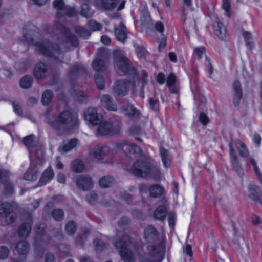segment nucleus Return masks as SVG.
<instances>
[{"label":"nucleus","mask_w":262,"mask_h":262,"mask_svg":"<svg viewBox=\"0 0 262 262\" xmlns=\"http://www.w3.org/2000/svg\"><path fill=\"white\" fill-rule=\"evenodd\" d=\"M95 83L99 90H103L105 86V80L103 76L99 74L95 75Z\"/></svg>","instance_id":"nucleus-45"},{"label":"nucleus","mask_w":262,"mask_h":262,"mask_svg":"<svg viewBox=\"0 0 262 262\" xmlns=\"http://www.w3.org/2000/svg\"><path fill=\"white\" fill-rule=\"evenodd\" d=\"M54 175L52 168L49 167L42 174L38 183V186H42L51 181Z\"/></svg>","instance_id":"nucleus-20"},{"label":"nucleus","mask_w":262,"mask_h":262,"mask_svg":"<svg viewBox=\"0 0 262 262\" xmlns=\"http://www.w3.org/2000/svg\"><path fill=\"white\" fill-rule=\"evenodd\" d=\"M13 204L4 202L0 204V218L4 219L6 225H10L16 220V215L12 213Z\"/></svg>","instance_id":"nucleus-8"},{"label":"nucleus","mask_w":262,"mask_h":262,"mask_svg":"<svg viewBox=\"0 0 262 262\" xmlns=\"http://www.w3.org/2000/svg\"><path fill=\"white\" fill-rule=\"evenodd\" d=\"M79 123L77 114L70 110H64L57 117L50 120L48 124L55 130L59 131L64 127H74Z\"/></svg>","instance_id":"nucleus-4"},{"label":"nucleus","mask_w":262,"mask_h":262,"mask_svg":"<svg viewBox=\"0 0 262 262\" xmlns=\"http://www.w3.org/2000/svg\"><path fill=\"white\" fill-rule=\"evenodd\" d=\"M25 30L24 38L29 45L34 43L36 52L45 56L53 58L56 62H58L59 55L60 54L58 45H52L51 42L46 39L38 40L37 38L39 35L38 29L34 25H29Z\"/></svg>","instance_id":"nucleus-2"},{"label":"nucleus","mask_w":262,"mask_h":262,"mask_svg":"<svg viewBox=\"0 0 262 262\" xmlns=\"http://www.w3.org/2000/svg\"><path fill=\"white\" fill-rule=\"evenodd\" d=\"M167 211L165 205L159 206L155 211L154 217L159 221H164L165 219Z\"/></svg>","instance_id":"nucleus-30"},{"label":"nucleus","mask_w":262,"mask_h":262,"mask_svg":"<svg viewBox=\"0 0 262 262\" xmlns=\"http://www.w3.org/2000/svg\"><path fill=\"white\" fill-rule=\"evenodd\" d=\"M243 36L245 38L246 45L249 48H251L252 46V42L251 41L252 40V35L251 34L247 31H244L243 33Z\"/></svg>","instance_id":"nucleus-53"},{"label":"nucleus","mask_w":262,"mask_h":262,"mask_svg":"<svg viewBox=\"0 0 262 262\" xmlns=\"http://www.w3.org/2000/svg\"><path fill=\"white\" fill-rule=\"evenodd\" d=\"M76 224L75 222L70 221L65 226V231L69 235L73 234L76 231Z\"/></svg>","instance_id":"nucleus-42"},{"label":"nucleus","mask_w":262,"mask_h":262,"mask_svg":"<svg viewBox=\"0 0 262 262\" xmlns=\"http://www.w3.org/2000/svg\"><path fill=\"white\" fill-rule=\"evenodd\" d=\"M31 231V225L29 223L22 224L18 229V234L20 237H28Z\"/></svg>","instance_id":"nucleus-28"},{"label":"nucleus","mask_w":262,"mask_h":262,"mask_svg":"<svg viewBox=\"0 0 262 262\" xmlns=\"http://www.w3.org/2000/svg\"><path fill=\"white\" fill-rule=\"evenodd\" d=\"M99 183L101 187L108 188L114 184V179L110 176H105L100 179Z\"/></svg>","instance_id":"nucleus-35"},{"label":"nucleus","mask_w":262,"mask_h":262,"mask_svg":"<svg viewBox=\"0 0 262 262\" xmlns=\"http://www.w3.org/2000/svg\"><path fill=\"white\" fill-rule=\"evenodd\" d=\"M53 97V93L50 90H46L42 95L41 102L43 105H48L52 100Z\"/></svg>","instance_id":"nucleus-38"},{"label":"nucleus","mask_w":262,"mask_h":262,"mask_svg":"<svg viewBox=\"0 0 262 262\" xmlns=\"http://www.w3.org/2000/svg\"><path fill=\"white\" fill-rule=\"evenodd\" d=\"M37 161V165H35L33 167H31L24 175V179L28 181H35L37 178L38 172V165H41Z\"/></svg>","instance_id":"nucleus-21"},{"label":"nucleus","mask_w":262,"mask_h":262,"mask_svg":"<svg viewBox=\"0 0 262 262\" xmlns=\"http://www.w3.org/2000/svg\"><path fill=\"white\" fill-rule=\"evenodd\" d=\"M52 27L53 28V33L60 32L61 36L66 39L67 43L74 46H78V40L76 36L69 32L68 29L63 25L56 21Z\"/></svg>","instance_id":"nucleus-7"},{"label":"nucleus","mask_w":262,"mask_h":262,"mask_svg":"<svg viewBox=\"0 0 262 262\" xmlns=\"http://www.w3.org/2000/svg\"><path fill=\"white\" fill-rule=\"evenodd\" d=\"M10 250L8 248L5 246L0 247V259H5L9 255Z\"/></svg>","instance_id":"nucleus-52"},{"label":"nucleus","mask_w":262,"mask_h":262,"mask_svg":"<svg viewBox=\"0 0 262 262\" xmlns=\"http://www.w3.org/2000/svg\"><path fill=\"white\" fill-rule=\"evenodd\" d=\"M176 219V214L170 212L168 214V221L169 223V226L171 228L174 227L175 225V221Z\"/></svg>","instance_id":"nucleus-60"},{"label":"nucleus","mask_w":262,"mask_h":262,"mask_svg":"<svg viewBox=\"0 0 262 262\" xmlns=\"http://www.w3.org/2000/svg\"><path fill=\"white\" fill-rule=\"evenodd\" d=\"M9 173L6 170H0V179L2 183H5L8 182Z\"/></svg>","instance_id":"nucleus-59"},{"label":"nucleus","mask_w":262,"mask_h":262,"mask_svg":"<svg viewBox=\"0 0 262 262\" xmlns=\"http://www.w3.org/2000/svg\"><path fill=\"white\" fill-rule=\"evenodd\" d=\"M77 98L78 101L80 103H84L88 99V95L85 92L79 91L77 94Z\"/></svg>","instance_id":"nucleus-55"},{"label":"nucleus","mask_w":262,"mask_h":262,"mask_svg":"<svg viewBox=\"0 0 262 262\" xmlns=\"http://www.w3.org/2000/svg\"><path fill=\"white\" fill-rule=\"evenodd\" d=\"M15 249L19 255L26 257L30 251V245L26 241H21L16 244Z\"/></svg>","instance_id":"nucleus-24"},{"label":"nucleus","mask_w":262,"mask_h":262,"mask_svg":"<svg viewBox=\"0 0 262 262\" xmlns=\"http://www.w3.org/2000/svg\"><path fill=\"white\" fill-rule=\"evenodd\" d=\"M124 143L125 145H127L129 147L128 149L130 152L141 154L142 151L141 149L138 146L136 145L134 143H129L128 142H125Z\"/></svg>","instance_id":"nucleus-47"},{"label":"nucleus","mask_w":262,"mask_h":262,"mask_svg":"<svg viewBox=\"0 0 262 262\" xmlns=\"http://www.w3.org/2000/svg\"><path fill=\"white\" fill-rule=\"evenodd\" d=\"M233 88L234 92L233 103L235 106H238L243 95L241 85L238 81H235L233 82Z\"/></svg>","instance_id":"nucleus-17"},{"label":"nucleus","mask_w":262,"mask_h":262,"mask_svg":"<svg viewBox=\"0 0 262 262\" xmlns=\"http://www.w3.org/2000/svg\"><path fill=\"white\" fill-rule=\"evenodd\" d=\"M47 72V67L42 62H39L36 64L34 69V75L37 79L44 78Z\"/></svg>","instance_id":"nucleus-22"},{"label":"nucleus","mask_w":262,"mask_h":262,"mask_svg":"<svg viewBox=\"0 0 262 262\" xmlns=\"http://www.w3.org/2000/svg\"><path fill=\"white\" fill-rule=\"evenodd\" d=\"M120 130V125H113L108 122H103L100 123L97 129V135L100 136L113 135L118 134Z\"/></svg>","instance_id":"nucleus-11"},{"label":"nucleus","mask_w":262,"mask_h":262,"mask_svg":"<svg viewBox=\"0 0 262 262\" xmlns=\"http://www.w3.org/2000/svg\"><path fill=\"white\" fill-rule=\"evenodd\" d=\"M85 119L93 125L99 124L102 120V116L97 112L95 108H89L84 113Z\"/></svg>","instance_id":"nucleus-13"},{"label":"nucleus","mask_w":262,"mask_h":262,"mask_svg":"<svg viewBox=\"0 0 262 262\" xmlns=\"http://www.w3.org/2000/svg\"><path fill=\"white\" fill-rule=\"evenodd\" d=\"M130 244L128 235H124L114 243L120 256L125 262H130L134 256H137L140 262H161L165 253L164 240L161 237L157 245H149L144 252L142 246L136 248L134 252L128 247Z\"/></svg>","instance_id":"nucleus-1"},{"label":"nucleus","mask_w":262,"mask_h":262,"mask_svg":"<svg viewBox=\"0 0 262 262\" xmlns=\"http://www.w3.org/2000/svg\"><path fill=\"white\" fill-rule=\"evenodd\" d=\"M115 67L119 75L126 74L135 76L136 71L129 60L119 51L115 52Z\"/></svg>","instance_id":"nucleus-6"},{"label":"nucleus","mask_w":262,"mask_h":262,"mask_svg":"<svg viewBox=\"0 0 262 262\" xmlns=\"http://www.w3.org/2000/svg\"><path fill=\"white\" fill-rule=\"evenodd\" d=\"M131 81L128 80H120L116 81L113 88L114 94L119 96H124L128 93Z\"/></svg>","instance_id":"nucleus-12"},{"label":"nucleus","mask_w":262,"mask_h":262,"mask_svg":"<svg viewBox=\"0 0 262 262\" xmlns=\"http://www.w3.org/2000/svg\"><path fill=\"white\" fill-rule=\"evenodd\" d=\"M123 109L126 116L134 118H139L140 117V112L132 104H127L124 105Z\"/></svg>","instance_id":"nucleus-25"},{"label":"nucleus","mask_w":262,"mask_h":262,"mask_svg":"<svg viewBox=\"0 0 262 262\" xmlns=\"http://www.w3.org/2000/svg\"><path fill=\"white\" fill-rule=\"evenodd\" d=\"M77 143V140L76 139H72L63 146L59 147L58 149L59 151L61 154L66 153L75 147Z\"/></svg>","instance_id":"nucleus-33"},{"label":"nucleus","mask_w":262,"mask_h":262,"mask_svg":"<svg viewBox=\"0 0 262 262\" xmlns=\"http://www.w3.org/2000/svg\"><path fill=\"white\" fill-rule=\"evenodd\" d=\"M176 76L173 73H170L166 81L167 86L171 93L176 94L178 92V89L176 86Z\"/></svg>","instance_id":"nucleus-27"},{"label":"nucleus","mask_w":262,"mask_h":262,"mask_svg":"<svg viewBox=\"0 0 262 262\" xmlns=\"http://www.w3.org/2000/svg\"><path fill=\"white\" fill-rule=\"evenodd\" d=\"M71 170L75 173H81L84 168L83 162L79 159L74 160L70 165Z\"/></svg>","instance_id":"nucleus-32"},{"label":"nucleus","mask_w":262,"mask_h":262,"mask_svg":"<svg viewBox=\"0 0 262 262\" xmlns=\"http://www.w3.org/2000/svg\"><path fill=\"white\" fill-rule=\"evenodd\" d=\"M199 120L201 123L204 125H207L209 121L207 116L203 112H202L200 114L199 116Z\"/></svg>","instance_id":"nucleus-64"},{"label":"nucleus","mask_w":262,"mask_h":262,"mask_svg":"<svg viewBox=\"0 0 262 262\" xmlns=\"http://www.w3.org/2000/svg\"><path fill=\"white\" fill-rule=\"evenodd\" d=\"M98 199V195L94 192H91L86 195V200L90 204H93Z\"/></svg>","instance_id":"nucleus-62"},{"label":"nucleus","mask_w":262,"mask_h":262,"mask_svg":"<svg viewBox=\"0 0 262 262\" xmlns=\"http://www.w3.org/2000/svg\"><path fill=\"white\" fill-rule=\"evenodd\" d=\"M129 219L127 217H121L118 222V230H125L126 229L129 224Z\"/></svg>","instance_id":"nucleus-44"},{"label":"nucleus","mask_w":262,"mask_h":262,"mask_svg":"<svg viewBox=\"0 0 262 262\" xmlns=\"http://www.w3.org/2000/svg\"><path fill=\"white\" fill-rule=\"evenodd\" d=\"M150 195L154 198H158L164 193V188L159 185L155 184L149 188Z\"/></svg>","instance_id":"nucleus-34"},{"label":"nucleus","mask_w":262,"mask_h":262,"mask_svg":"<svg viewBox=\"0 0 262 262\" xmlns=\"http://www.w3.org/2000/svg\"><path fill=\"white\" fill-rule=\"evenodd\" d=\"M108 151V149L106 146L98 145L93 149L94 156L98 159L104 158Z\"/></svg>","instance_id":"nucleus-29"},{"label":"nucleus","mask_w":262,"mask_h":262,"mask_svg":"<svg viewBox=\"0 0 262 262\" xmlns=\"http://www.w3.org/2000/svg\"><path fill=\"white\" fill-rule=\"evenodd\" d=\"M133 174L139 177L151 178L156 181L160 180L161 173L158 167L151 162L150 158L142 156L132 166Z\"/></svg>","instance_id":"nucleus-3"},{"label":"nucleus","mask_w":262,"mask_h":262,"mask_svg":"<svg viewBox=\"0 0 262 262\" xmlns=\"http://www.w3.org/2000/svg\"><path fill=\"white\" fill-rule=\"evenodd\" d=\"M160 153L162 158V160L164 166L165 167H168L170 166V162L167 158L168 156V151L163 147H161L160 148Z\"/></svg>","instance_id":"nucleus-43"},{"label":"nucleus","mask_w":262,"mask_h":262,"mask_svg":"<svg viewBox=\"0 0 262 262\" xmlns=\"http://www.w3.org/2000/svg\"><path fill=\"white\" fill-rule=\"evenodd\" d=\"M90 234V231L88 229H83L81 233L76 238V243L79 246H82L84 241H85L88 235Z\"/></svg>","instance_id":"nucleus-41"},{"label":"nucleus","mask_w":262,"mask_h":262,"mask_svg":"<svg viewBox=\"0 0 262 262\" xmlns=\"http://www.w3.org/2000/svg\"><path fill=\"white\" fill-rule=\"evenodd\" d=\"M251 198L254 201L261 203L262 198V190L253 184H250L248 186Z\"/></svg>","instance_id":"nucleus-18"},{"label":"nucleus","mask_w":262,"mask_h":262,"mask_svg":"<svg viewBox=\"0 0 262 262\" xmlns=\"http://www.w3.org/2000/svg\"><path fill=\"white\" fill-rule=\"evenodd\" d=\"M100 100L102 106L106 109L113 111H117V105L114 103L113 98L111 96L104 95L101 98Z\"/></svg>","instance_id":"nucleus-19"},{"label":"nucleus","mask_w":262,"mask_h":262,"mask_svg":"<svg viewBox=\"0 0 262 262\" xmlns=\"http://www.w3.org/2000/svg\"><path fill=\"white\" fill-rule=\"evenodd\" d=\"M230 143H232L233 147L234 146L236 147L238 153L241 157H247L248 156V150L243 142L239 140H236L234 142L231 141Z\"/></svg>","instance_id":"nucleus-26"},{"label":"nucleus","mask_w":262,"mask_h":262,"mask_svg":"<svg viewBox=\"0 0 262 262\" xmlns=\"http://www.w3.org/2000/svg\"><path fill=\"white\" fill-rule=\"evenodd\" d=\"M52 216L56 221H60L63 219L64 212L60 209H54L52 212Z\"/></svg>","instance_id":"nucleus-46"},{"label":"nucleus","mask_w":262,"mask_h":262,"mask_svg":"<svg viewBox=\"0 0 262 262\" xmlns=\"http://www.w3.org/2000/svg\"><path fill=\"white\" fill-rule=\"evenodd\" d=\"M92 67L95 71L102 72L106 69V64L103 60L97 58L93 61Z\"/></svg>","instance_id":"nucleus-36"},{"label":"nucleus","mask_w":262,"mask_h":262,"mask_svg":"<svg viewBox=\"0 0 262 262\" xmlns=\"http://www.w3.org/2000/svg\"><path fill=\"white\" fill-rule=\"evenodd\" d=\"M114 33L118 41L124 43L127 38V29L123 24L120 23L114 28Z\"/></svg>","instance_id":"nucleus-15"},{"label":"nucleus","mask_w":262,"mask_h":262,"mask_svg":"<svg viewBox=\"0 0 262 262\" xmlns=\"http://www.w3.org/2000/svg\"><path fill=\"white\" fill-rule=\"evenodd\" d=\"M213 27L215 35L220 39L225 40L227 37V30L224 25L218 18L213 23Z\"/></svg>","instance_id":"nucleus-14"},{"label":"nucleus","mask_w":262,"mask_h":262,"mask_svg":"<svg viewBox=\"0 0 262 262\" xmlns=\"http://www.w3.org/2000/svg\"><path fill=\"white\" fill-rule=\"evenodd\" d=\"M143 77L141 79V81L142 83V86L141 88V90L139 93V95L141 98H143L144 97V91L143 90L144 86L147 83V79L146 77H147V74L146 72H143Z\"/></svg>","instance_id":"nucleus-48"},{"label":"nucleus","mask_w":262,"mask_h":262,"mask_svg":"<svg viewBox=\"0 0 262 262\" xmlns=\"http://www.w3.org/2000/svg\"><path fill=\"white\" fill-rule=\"evenodd\" d=\"M205 50L204 47H200L194 49V53L197 57L201 59L202 58L203 55L205 54Z\"/></svg>","instance_id":"nucleus-58"},{"label":"nucleus","mask_w":262,"mask_h":262,"mask_svg":"<svg viewBox=\"0 0 262 262\" xmlns=\"http://www.w3.org/2000/svg\"><path fill=\"white\" fill-rule=\"evenodd\" d=\"M222 7L225 11L226 15L230 17V5L228 0H222Z\"/></svg>","instance_id":"nucleus-54"},{"label":"nucleus","mask_w":262,"mask_h":262,"mask_svg":"<svg viewBox=\"0 0 262 262\" xmlns=\"http://www.w3.org/2000/svg\"><path fill=\"white\" fill-rule=\"evenodd\" d=\"M76 33L81 37L87 38L91 35V32L85 28L81 26H76L74 28Z\"/></svg>","instance_id":"nucleus-39"},{"label":"nucleus","mask_w":262,"mask_h":262,"mask_svg":"<svg viewBox=\"0 0 262 262\" xmlns=\"http://www.w3.org/2000/svg\"><path fill=\"white\" fill-rule=\"evenodd\" d=\"M144 237L148 242H152L158 238L157 230L151 225L148 226L144 230Z\"/></svg>","instance_id":"nucleus-23"},{"label":"nucleus","mask_w":262,"mask_h":262,"mask_svg":"<svg viewBox=\"0 0 262 262\" xmlns=\"http://www.w3.org/2000/svg\"><path fill=\"white\" fill-rule=\"evenodd\" d=\"M89 28L92 31L100 30L102 25L95 20H90L88 23Z\"/></svg>","instance_id":"nucleus-49"},{"label":"nucleus","mask_w":262,"mask_h":262,"mask_svg":"<svg viewBox=\"0 0 262 262\" xmlns=\"http://www.w3.org/2000/svg\"><path fill=\"white\" fill-rule=\"evenodd\" d=\"M229 147L230 148L231 162L233 168L239 175H242L243 174L242 169L238 162L237 158L235 154V150L233 147L232 143H229Z\"/></svg>","instance_id":"nucleus-16"},{"label":"nucleus","mask_w":262,"mask_h":262,"mask_svg":"<svg viewBox=\"0 0 262 262\" xmlns=\"http://www.w3.org/2000/svg\"><path fill=\"white\" fill-rule=\"evenodd\" d=\"M85 72V70L83 66L75 65L70 70L69 76L72 79L76 77L79 75L84 74Z\"/></svg>","instance_id":"nucleus-31"},{"label":"nucleus","mask_w":262,"mask_h":262,"mask_svg":"<svg viewBox=\"0 0 262 262\" xmlns=\"http://www.w3.org/2000/svg\"><path fill=\"white\" fill-rule=\"evenodd\" d=\"M119 0H101V6L105 10H112L114 9L117 5V3Z\"/></svg>","instance_id":"nucleus-37"},{"label":"nucleus","mask_w":262,"mask_h":262,"mask_svg":"<svg viewBox=\"0 0 262 262\" xmlns=\"http://www.w3.org/2000/svg\"><path fill=\"white\" fill-rule=\"evenodd\" d=\"M73 180L77 188L82 191H88L93 188L94 182L91 176L86 174L76 176Z\"/></svg>","instance_id":"nucleus-10"},{"label":"nucleus","mask_w":262,"mask_h":262,"mask_svg":"<svg viewBox=\"0 0 262 262\" xmlns=\"http://www.w3.org/2000/svg\"><path fill=\"white\" fill-rule=\"evenodd\" d=\"M45 228L46 226L43 224H39L36 225L35 230L37 235H42L45 232Z\"/></svg>","instance_id":"nucleus-57"},{"label":"nucleus","mask_w":262,"mask_h":262,"mask_svg":"<svg viewBox=\"0 0 262 262\" xmlns=\"http://www.w3.org/2000/svg\"><path fill=\"white\" fill-rule=\"evenodd\" d=\"M13 107L14 111L17 115H18L19 116L22 115L23 111H22V109H21V106L18 102H13Z\"/></svg>","instance_id":"nucleus-61"},{"label":"nucleus","mask_w":262,"mask_h":262,"mask_svg":"<svg viewBox=\"0 0 262 262\" xmlns=\"http://www.w3.org/2000/svg\"><path fill=\"white\" fill-rule=\"evenodd\" d=\"M33 79L32 77L29 76H24L20 80V86L25 89H28L32 85Z\"/></svg>","instance_id":"nucleus-40"},{"label":"nucleus","mask_w":262,"mask_h":262,"mask_svg":"<svg viewBox=\"0 0 262 262\" xmlns=\"http://www.w3.org/2000/svg\"><path fill=\"white\" fill-rule=\"evenodd\" d=\"M53 5L57 10L56 15L59 18L65 16L72 17L75 15L74 10L67 6L63 0H55L53 2Z\"/></svg>","instance_id":"nucleus-9"},{"label":"nucleus","mask_w":262,"mask_h":262,"mask_svg":"<svg viewBox=\"0 0 262 262\" xmlns=\"http://www.w3.org/2000/svg\"><path fill=\"white\" fill-rule=\"evenodd\" d=\"M149 105L152 110H158L159 108V100L154 98H150Z\"/></svg>","instance_id":"nucleus-63"},{"label":"nucleus","mask_w":262,"mask_h":262,"mask_svg":"<svg viewBox=\"0 0 262 262\" xmlns=\"http://www.w3.org/2000/svg\"><path fill=\"white\" fill-rule=\"evenodd\" d=\"M96 250H101L106 246V244L100 239H96L94 241Z\"/></svg>","instance_id":"nucleus-56"},{"label":"nucleus","mask_w":262,"mask_h":262,"mask_svg":"<svg viewBox=\"0 0 262 262\" xmlns=\"http://www.w3.org/2000/svg\"><path fill=\"white\" fill-rule=\"evenodd\" d=\"M136 52L139 58H146L148 55V52L143 46H137L136 48Z\"/></svg>","instance_id":"nucleus-51"},{"label":"nucleus","mask_w":262,"mask_h":262,"mask_svg":"<svg viewBox=\"0 0 262 262\" xmlns=\"http://www.w3.org/2000/svg\"><path fill=\"white\" fill-rule=\"evenodd\" d=\"M23 143L28 149L30 159L35 157L41 164L44 159L43 147L40 143L35 139L34 135H30L23 138Z\"/></svg>","instance_id":"nucleus-5"},{"label":"nucleus","mask_w":262,"mask_h":262,"mask_svg":"<svg viewBox=\"0 0 262 262\" xmlns=\"http://www.w3.org/2000/svg\"><path fill=\"white\" fill-rule=\"evenodd\" d=\"M250 162L253 167L254 171H255V173L256 174L258 179L260 180V181L262 184V174L260 173L259 169L257 167V166L256 165V161H255L254 159H253L252 158H250Z\"/></svg>","instance_id":"nucleus-50"}]
</instances>
